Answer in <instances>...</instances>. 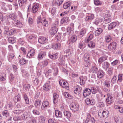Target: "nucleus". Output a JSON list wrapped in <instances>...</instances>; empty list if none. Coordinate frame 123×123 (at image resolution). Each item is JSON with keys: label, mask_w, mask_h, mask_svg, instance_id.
<instances>
[{"label": "nucleus", "mask_w": 123, "mask_h": 123, "mask_svg": "<svg viewBox=\"0 0 123 123\" xmlns=\"http://www.w3.org/2000/svg\"><path fill=\"white\" fill-rule=\"evenodd\" d=\"M94 18V15L92 14H90L89 15L86 17L85 18V20L88 21L89 20H92Z\"/></svg>", "instance_id": "30"}, {"label": "nucleus", "mask_w": 123, "mask_h": 123, "mask_svg": "<svg viewBox=\"0 0 123 123\" xmlns=\"http://www.w3.org/2000/svg\"><path fill=\"white\" fill-rule=\"evenodd\" d=\"M42 25L43 26H47L48 25V22L47 21H46L45 19H44L43 21H42Z\"/></svg>", "instance_id": "61"}, {"label": "nucleus", "mask_w": 123, "mask_h": 123, "mask_svg": "<svg viewBox=\"0 0 123 123\" xmlns=\"http://www.w3.org/2000/svg\"><path fill=\"white\" fill-rule=\"evenodd\" d=\"M92 72L93 73H96L98 69L95 66H93L92 68Z\"/></svg>", "instance_id": "56"}, {"label": "nucleus", "mask_w": 123, "mask_h": 123, "mask_svg": "<svg viewBox=\"0 0 123 123\" xmlns=\"http://www.w3.org/2000/svg\"><path fill=\"white\" fill-rule=\"evenodd\" d=\"M116 43L114 41L111 42L108 45V49L110 51L113 52L114 51L116 48Z\"/></svg>", "instance_id": "3"}, {"label": "nucleus", "mask_w": 123, "mask_h": 123, "mask_svg": "<svg viewBox=\"0 0 123 123\" xmlns=\"http://www.w3.org/2000/svg\"><path fill=\"white\" fill-rule=\"evenodd\" d=\"M86 57H85V62H86L85 66L86 67H89V60L90 58L89 55L88 54H86Z\"/></svg>", "instance_id": "14"}, {"label": "nucleus", "mask_w": 123, "mask_h": 123, "mask_svg": "<svg viewBox=\"0 0 123 123\" xmlns=\"http://www.w3.org/2000/svg\"><path fill=\"white\" fill-rule=\"evenodd\" d=\"M39 42L42 44H46L48 43V41L47 38L45 37H41L38 39Z\"/></svg>", "instance_id": "4"}, {"label": "nucleus", "mask_w": 123, "mask_h": 123, "mask_svg": "<svg viewBox=\"0 0 123 123\" xmlns=\"http://www.w3.org/2000/svg\"><path fill=\"white\" fill-rule=\"evenodd\" d=\"M91 117L89 113H88L86 120L85 121V123H87L89 121Z\"/></svg>", "instance_id": "59"}, {"label": "nucleus", "mask_w": 123, "mask_h": 123, "mask_svg": "<svg viewBox=\"0 0 123 123\" xmlns=\"http://www.w3.org/2000/svg\"><path fill=\"white\" fill-rule=\"evenodd\" d=\"M80 83L81 85H83L85 83L84 78L83 77H81L80 78Z\"/></svg>", "instance_id": "51"}, {"label": "nucleus", "mask_w": 123, "mask_h": 123, "mask_svg": "<svg viewBox=\"0 0 123 123\" xmlns=\"http://www.w3.org/2000/svg\"><path fill=\"white\" fill-rule=\"evenodd\" d=\"M104 76V73L103 70H99L98 72L97 77L99 78H101Z\"/></svg>", "instance_id": "13"}, {"label": "nucleus", "mask_w": 123, "mask_h": 123, "mask_svg": "<svg viewBox=\"0 0 123 123\" xmlns=\"http://www.w3.org/2000/svg\"><path fill=\"white\" fill-rule=\"evenodd\" d=\"M63 2V1L61 0H55V4L58 6H60L62 4Z\"/></svg>", "instance_id": "60"}, {"label": "nucleus", "mask_w": 123, "mask_h": 123, "mask_svg": "<svg viewBox=\"0 0 123 123\" xmlns=\"http://www.w3.org/2000/svg\"><path fill=\"white\" fill-rule=\"evenodd\" d=\"M45 55V53L43 52H41L39 54L38 57L39 59H41Z\"/></svg>", "instance_id": "33"}, {"label": "nucleus", "mask_w": 123, "mask_h": 123, "mask_svg": "<svg viewBox=\"0 0 123 123\" xmlns=\"http://www.w3.org/2000/svg\"><path fill=\"white\" fill-rule=\"evenodd\" d=\"M21 100V97L19 95H18L16 96L14 98L13 100L14 101L17 103L18 102L20 101Z\"/></svg>", "instance_id": "35"}, {"label": "nucleus", "mask_w": 123, "mask_h": 123, "mask_svg": "<svg viewBox=\"0 0 123 123\" xmlns=\"http://www.w3.org/2000/svg\"><path fill=\"white\" fill-rule=\"evenodd\" d=\"M117 79V78L116 76H114L112 79L111 80V83L113 84L115 83L116 82Z\"/></svg>", "instance_id": "57"}, {"label": "nucleus", "mask_w": 123, "mask_h": 123, "mask_svg": "<svg viewBox=\"0 0 123 123\" xmlns=\"http://www.w3.org/2000/svg\"><path fill=\"white\" fill-rule=\"evenodd\" d=\"M23 112L22 110H15L13 111V112L15 114L18 115L20 114Z\"/></svg>", "instance_id": "41"}, {"label": "nucleus", "mask_w": 123, "mask_h": 123, "mask_svg": "<svg viewBox=\"0 0 123 123\" xmlns=\"http://www.w3.org/2000/svg\"><path fill=\"white\" fill-rule=\"evenodd\" d=\"M9 35H13L15 32V29H12L10 30L9 31Z\"/></svg>", "instance_id": "53"}, {"label": "nucleus", "mask_w": 123, "mask_h": 123, "mask_svg": "<svg viewBox=\"0 0 123 123\" xmlns=\"http://www.w3.org/2000/svg\"><path fill=\"white\" fill-rule=\"evenodd\" d=\"M108 111L100 110L99 111L98 115L100 118H105L108 116Z\"/></svg>", "instance_id": "1"}, {"label": "nucleus", "mask_w": 123, "mask_h": 123, "mask_svg": "<svg viewBox=\"0 0 123 123\" xmlns=\"http://www.w3.org/2000/svg\"><path fill=\"white\" fill-rule=\"evenodd\" d=\"M14 55L13 54H10L8 57V59L9 61H11L14 58Z\"/></svg>", "instance_id": "47"}, {"label": "nucleus", "mask_w": 123, "mask_h": 123, "mask_svg": "<svg viewBox=\"0 0 123 123\" xmlns=\"http://www.w3.org/2000/svg\"><path fill=\"white\" fill-rule=\"evenodd\" d=\"M30 117V114L29 113L25 112L22 115V118L23 120H25Z\"/></svg>", "instance_id": "15"}, {"label": "nucleus", "mask_w": 123, "mask_h": 123, "mask_svg": "<svg viewBox=\"0 0 123 123\" xmlns=\"http://www.w3.org/2000/svg\"><path fill=\"white\" fill-rule=\"evenodd\" d=\"M66 31L67 34L70 36L73 35L74 32V29L70 27H67L66 29Z\"/></svg>", "instance_id": "5"}, {"label": "nucleus", "mask_w": 123, "mask_h": 123, "mask_svg": "<svg viewBox=\"0 0 123 123\" xmlns=\"http://www.w3.org/2000/svg\"><path fill=\"white\" fill-rule=\"evenodd\" d=\"M27 60H25L24 59H21L20 60V63L21 64L23 65L27 63Z\"/></svg>", "instance_id": "48"}, {"label": "nucleus", "mask_w": 123, "mask_h": 123, "mask_svg": "<svg viewBox=\"0 0 123 123\" xmlns=\"http://www.w3.org/2000/svg\"><path fill=\"white\" fill-rule=\"evenodd\" d=\"M106 60V59L105 57H102L99 58L98 62L99 63L101 64L103 61L105 60Z\"/></svg>", "instance_id": "54"}, {"label": "nucleus", "mask_w": 123, "mask_h": 123, "mask_svg": "<svg viewBox=\"0 0 123 123\" xmlns=\"http://www.w3.org/2000/svg\"><path fill=\"white\" fill-rule=\"evenodd\" d=\"M118 62V60H116L111 63V64L112 66H114L117 64Z\"/></svg>", "instance_id": "64"}, {"label": "nucleus", "mask_w": 123, "mask_h": 123, "mask_svg": "<svg viewBox=\"0 0 123 123\" xmlns=\"http://www.w3.org/2000/svg\"><path fill=\"white\" fill-rule=\"evenodd\" d=\"M74 89V93L77 94H79L80 93L81 90V88L79 87L78 86L75 87Z\"/></svg>", "instance_id": "12"}, {"label": "nucleus", "mask_w": 123, "mask_h": 123, "mask_svg": "<svg viewBox=\"0 0 123 123\" xmlns=\"http://www.w3.org/2000/svg\"><path fill=\"white\" fill-rule=\"evenodd\" d=\"M56 8L55 7L53 8L51 10V14L52 15H53L56 12Z\"/></svg>", "instance_id": "62"}, {"label": "nucleus", "mask_w": 123, "mask_h": 123, "mask_svg": "<svg viewBox=\"0 0 123 123\" xmlns=\"http://www.w3.org/2000/svg\"><path fill=\"white\" fill-rule=\"evenodd\" d=\"M93 35L92 34H90L89 35L88 37V38L85 41V43H86L88 42L89 41H90L93 38Z\"/></svg>", "instance_id": "43"}, {"label": "nucleus", "mask_w": 123, "mask_h": 123, "mask_svg": "<svg viewBox=\"0 0 123 123\" xmlns=\"http://www.w3.org/2000/svg\"><path fill=\"white\" fill-rule=\"evenodd\" d=\"M24 99L27 104H28L29 103V99L27 95L25 94L24 96Z\"/></svg>", "instance_id": "49"}, {"label": "nucleus", "mask_w": 123, "mask_h": 123, "mask_svg": "<svg viewBox=\"0 0 123 123\" xmlns=\"http://www.w3.org/2000/svg\"><path fill=\"white\" fill-rule=\"evenodd\" d=\"M70 5V3L69 2H67L65 3L63 5V8L64 9H67Z\"/></svg>", "instance_id": "44"}, {"label": "nucleus", "mask_w": 123, "mask_h": 123, "mask_svg": "<svg viewBox=\"0 0 123 123\" xmlns=\"http://www.w3.org/2000/svg\"><path fill=\"white\" fill-rule=\"evenodd\" d=\"M91 92V91L90 89L88 88H86L85 89V93H86V95L85 94V97L90 95Z\"/></svg>", "instance_id": "38"}, {"label": "nucleus", "mask_w": 123, "mask_h": 123, "mask_svg": "<svg viewBox=\"0 0 123 123\" xmlns=\"http://www.w3.org/2000/svg\"><path fill=\"white\" fill-rule=\"evenodd\" d=\"M55 113L56 116L57 117H61L62 116V113L58 110H56Z\"/></svg>", "instance_id": "27"}, {"label": "nucleus", "mask_w": 123, "mask_h": 123, "mask_svg": "<svg viewBox=\"0 0 123 123\" xmlns=\"http://www.w3.org/2000/svg\"><path fill=\"white\" fill-rule=\"evenodd\" d=\"M113 69V68L112 67H110L108 68V69L107 71V73L109 75H111L112 74Z\"/></svg>", "instance_id": "39"}, {"label": "nucleus", "mask_w": 123, "mask_h": 123, "mask_svg": "<svg viewBox=\"0 0 123 123\" xmlns=\"http://www.w3.org/2000/svg\"><path fill=\"white\" fill-rule=\"evenodd\" d=\"M59 83L61 86L63 88H66L68 86V84L67 82H65L62 80H61L59 82Z\"/></svg>", "instance_id": "6"}, {"label": "nucleus", "mask_w": 123, "mask_h": 123, "mask_svg": "<svg viewBox=\"0 0 123 123\" xmlns=\"http://www.w3.org/2000/svg\"><path fill=\"white\" fill-rule=\"evenodd\" d=\"M49 105V102L47 101H44L43 102L41 106V108L42 110H45Z\"/></svg>", "instance_id": "8"}, {"label": "nucleus", "mask_w": 123, "mask_h": 123, "mask_svg": "<svg viewBox=\"0 0 123 123\" xmlns=\"http://www.w3.org/2000/svg\"><path fill=\"white\" fill-rule=\"evenodd\" d=\"M51 86L49 84L46 83L44 85L43 87V89L44 90L48 91L49 90Z\"/></svg>", "instance_id": "18"}, {"label": "nucleus", "mask_w": 123, "mask_h": 123, "mask_svg": "<svg viewBox=\"0 0 123 123\" xmlns=\"http://www.w3.org/2000/svg\"><path fill=\"white\" fill-rule=\"evenodd\" d=\"M39 83V80L38 79H35L34 80V83L35 85L37 86L38 85Z\"/></svg>", "instance_id": "63"}, {"label": "nucleus", "mask_w": 123, "mask_h": 123, "mask_svg": "<svg viewBox=\"0 0 123 123\" xmlns=\"http://www.w3.org/2000/svg\"><path fill=\"white\" fill-rule=\"evenodd\" d=\"M91 90L92 91V93L93 94L96 93L98 91V89L94 87L92 88Z\"/></svg>", "instance_id": "50"}, {"label": "nucleus", "mask_w": 123, "mask_h": 123, "mask_svg": "<svg viewBox=\"0 0 123 123\" xmlns=\"http://www.w3.org/2000/svg\"><path fill=\"white\" fill-rule=\"evenodd\" d=\"M39 8V4H34L32 8V11L33 13H36L38 10Z\"/></svg>", "instance_id": "7"}, {"label": "nucleus", "mask_w": 123, "mask_h": 123, "mask_svg": "<svg viewBox=\"0 0 123 123\" xmlns=\"http://www.w3.org/2000/svg\"><path fill=\"white\" fill-rule=\"evenodd\" d=\"M61 46V44L59 43H57L52 45V48L55 50L60 49Z\"/></svg>", "instance_id": "11"}, {"label": "nucleus", "mask_w": 123, "mask_h": 123, "mask_svg": "<svg viewBox=\"0 0 123 123\" xmlns=\"http://www.w3.org/2000/svg\"><path fill=\"white\" fill-rule=\"evenodd\" d=\"M57 31L58 28L52 27L50 30V32L51 35H54L57 32Z\"/></svg>", "instance_id": "19"}, {"label": "nucleus", "mask_w": 123, "mask_h": 123, "mask_svg": "<svg viewBox=\"0 0 123 123\" xmlns=\"http://www.w3.org/2000/svg\"><path fill=\"white\" fill-rule=\"evenodd\" d=\"M15 25L17 27L21 28L22 26V24L20 21L17 20L15 21Z\"/></svg>", "instance_id": "26"}, {"label": "nucleus", "mask_w": 123, "mask_h": 123, "mask_svg": "<svg viewBox=\"0 0 123 123\" xmlns=\"http://www.w3.org/2000/svg\"><path fill=\"white\" fill-rule=\"evenodd\" d=\"M16 38L14 37H9L8 38V41L10 43L13 44L16 42Z\"/></svg>", "instance_id": "21"}, {"label": "nucleus", "mask_w": 123, "mask_h": 123, "mask_svg": "<svg viewBox=\"0 0 123 123\" xmlns=\"http://www.w3.org/2000/svg\"><path fill=\"white\" fill-rule=\"evenodd\" d=\"M95 44L94 42L91 41L88 43V46L91 48H92L95 47Z\"/></svg>", "instance_id": "34"}, {"label": "nucleus", "mask_w": 123, "mask_h": 123, "mask_svg": "<svg viewBox=\"0 0 123 123\" xmlns=\"http://www.w3.org/2000/svg\"><path fill=\"white\" fill-rule=\"evenodd\" d=\"M41 101L39 99L36 100L35 101V107L38 108L40 107L41 106Z\"/></svg>", "instance_id": "17"}, {"label": "nucleus", "mask_w": 123, "mask_h": 123, "mask_svg": "<svg viewBox=\"0 0 123 123\" xmlns=\"http://www.w3.org/2000/svg\"><path fill=\"white\" fill-rule=\"evenodd\" d=\"M59 96L56 93L53 94V102L54 104H55L58 101V98Z\"/></svg>", "instance_id": "24"}, {"label": "nucleus", "mask_w": 123, "mask_h": 123, "mask_svg": "<svg viewBox=\"0 0 123 123\" xmlns=\"http://www.w3.org/2000/svg\"><path fill=\"white\" fill-rule=\"evenodd\" d=\"M2 114L4 117H8L9 115V113L8 111L6 110L3 111L2 112Z\"/></svg>", "instance_id": "37"}, {"label": "nucleus", "mask_w": 123, "mask_h": 123, "mask_svg": "<svg viewBox=\"0 0 123 123\" xmlns=\"http://www.w3.org/2000/svg\"><path fill=\"white\" fill-rule=\"evenodd\" d=\"M117 25V23L115 22H113L111 23L109 25L108 29L109 30H111L114 28Z\"/></svg>", "instance_id": "22"}, {"label": "nucleus", "mask_w": 123, "mask_h": 123, "mask_svg": "<svg viewBox=\"0 0 123 123\" xmlns=\"http://www.w3.org/2000/svg\"><path fill=\"white\" fill-rule=\"evenodd\" d=\"M102 21V20L101 19L97 18L95 21V23L96 25H97L101 22Z\"/></svg>", "instance_id": "55"}, {"label": "nucleus", "mask_w": 123, "mask_h": 123, "mask_svg": "<svg viewBox=\"0 0 123 123\" xmlns=\"http://www.w3.org/2000/svg\"><path fill=\"white\" fill-rule=\"evenodd\" d=\"M112 97H108L106 100V102L107 103L111 104L112 102Z\"/></svg>", "instance_id": "32"}, {"label": "nucleus", "mask_w": 123, "mask_h": 123, "mask_svg": "<svg viewBox=\"0 0 123 123\" xmlns=\"http://www.w3.org/2000/svg\"><path fill=\"white\" fill-rule=\"evenodd\" d=\"M84 29H83L80 32L79 35V37H81L84 35L85 32L84 31Z\"/></svg>", "instance_id": "58"}, {"label": "nucleus", "mask_w": 123, "mask_h": 123, "mask_svg": "<svg viewBox=\"0 0 123 123\" xmlns=\"http://www.w3.org/2000/svg\"><path fill=\"white\" fill-rule=\"evenodd\" d=\"M110 65L109 63L107 62H104L102 64V67L105 69L106 70Z\"/></svg>", "instance_id": "23"}, {"label": "nucleus", "mask_w": 123, "mask_h": 123, "mask_svg": "<svg viewBox=\"0 0 123 123\" xmlns=\"http://www.w3.org/2000/svg\"><path fill=\"white\" fill-rule=\"evenodd\" d=\"M111 20V19L109 17L105 18L104 22L105 24H107L110 22Z\"/></svg>", "instance_id": "45"}, {"label": "nucleus", "mask_w": 123, "mask_h": 123, "mask_svg": "<svg viewBox=\"0 0 123 123\" xmlns=\"http://www.w3.org/2000/svg\"><path fill=\"white\" fill-rule=\"evenodd\" d=\"M64 115L67 118H69L71 116L70 112L69 111H64Z\"/></svg>", "instance_id": "28"}, {"label": "nucleus", "mask_w": 123, "mask_h": 123, "mask_svg": "<svg viewBox=\"0 0 123 123\" xmlns=\"http://www.w3.org/2000/svg\"><path fill=\"white\" fill-rule=\"evenodd\" d=\"M68 21V18L67 17H64L61 20V23L62 24L65 22H66Z\"/></svg>", "instance_id": "46"}, {"label": "nucleus", "mask_w": 123, "mask_h": 123, "mask_svg": "<svg viewBox=\"0 0 123 123\" xmlns=\"http://www.w3.org/2000/svg\"><path fill=\"white\" fill-rule=\"evenodd\" d=\"M39 123H44L45 118L43 116H41L39 117Z\"/></svg>", "instance_id": "31"}, {"label": "nucleus", "mask_w": 123, "mask_h": 123, "mask_svg": "<svg viewBox=\"0 0 123 123\" xmlns=\"http://www.w3.org/2000/svg\"><path fill=\"white\" fill-rule=\"evenodd\" d=\"M103 31V30L102 29L99 28L95 31V34L96 36H98L101 34Z\"/></svg>", "instance_id": "20"}, {"label": "nucleus", "mask_w": 123, "mask_h": 123, "mask_svg": "<svg viewBox=\"0 0 123 123\" xmlns=\"http://www.w3.org/2000/svg\"><path fill=\"white\" fill-rule=\"evenodd\" d=\"M111 36L109 34H108L105 37V41L107 43H109L112 40Z\"/></svg>", "instance_id": "10"}, {"label": "nucleus", "mask_w": 123, "mask_h": 123, "mask_svg": "<svg viewBox=\"0 0 123 123\" xmlns=\"http://www.w3.org/2000/svg\"><path fill=\"white\" fill-rule=\"evenodd\" d=\"M64 96L66 98H72L73 97L71 96L68 93L65 92L64 93Z\"/></svg>", "instance_id": "42"}, {"label": "nucleus", "mask_w": 123, "mask_h": 123, "mask_svg": "<svg viewBox=\"0 0 123 123\" xmlns=\"http://www.w3.org/2000/svg\"><path fill=\"white\" fill-rule=\"evenodd\" d=\"M70 106L71 109L73 111H76L78 110V105L75 102H72L70 105Z\"/></svg>", "instance_id": "2"}, {"label": "nucleus", "mask_w": 123, "mask_h": 123, "mask_svg": "<svg viewBox=\"0 0 123 123\" xmlns=\"http://www.w3.org/2000/svg\"><path fill=\"white\" fill-rule=\"evenodd\" d=\"M110 81H109L105 80V81L104 83V85L105 86L109 88L110 86Z\"/></svg>", "instance_id": "36"}, {"label": "nucleus", "mask_w": 123, "mask_h": 123, "mask_svg": "<svg viewBox=\"0 0 123 123\" xmlns=\"http://www.w3.org/2000/svg\"><path fill=\"white\" fill-rule=\"evenodd\" d=\"M6 78V74L2 73L0 74V80L1 81H4Z\"/></svg>", "instance_id": "25"}, {"label": "nucleus", "mask_w": 123, "mask_h": 123, "mask_svg": "<svg viewBox=\"0 0 123 123\" xmlns=\"http://www.w3.org/2000/svg\"><path fill=\"white\" fill-rule=\"evenodd\" d=\"M95 100L93 99L90 100L89 98H87L85 100V103L87 105H93L95 103Z\"/></svg>", "instance_id": "9"}, {"label": "nucleus", "mask_w": 123, "mask_h": 123, "mask_svg": "<svg viewBox=\"0 0 123 123\" xmlns=\"http://www.w3.org/2000/svg\"><path fill=\"white\" fill-rule=\"evenodd\" d=\"M9 17L12 19L14 20L16 18V16L14 14H11L9 15Z\"/></svg>", "instance_id": "52"}, {"label": "nucleus", "mask_w": 123, "mask_h": 123, "mask_svg": "<svg viewBox=\"0 0 123 123\" xmlns=\"http://www.w3.org/2000/svg\"><path fill=\"white\" fill-rule=\"evenodd\" d=\"M77 39V37L75 35H73L69 40L70 42L74 43L75 42Z\"/></svg>", "instance_id": "16"}, {"label": "nucleus", "mask_w": 123, "mask_h": 123, "mask_svg": "<svg viewBox=\"0 0 123 123\" xmlns=\"http://www.w3.org/2000/svg\"><path fill=\"white\" fill-rule=\"evenodd\" d=\"M34 50L33 49H31L28 53L27 54V55L28 56H29V57H31L32 56H34Z\"/></svg>", "instance_id": "29"}, {"label": "nucleus", "mask_w": 123, "mask_h": 123, "mask_svg": "<svg viewBox=\"0 0 123 123\" xmlns=\"http://www.w3.org/2000/svg\"><path fill=\"white\" fill-rule=\"evenodd\" d=\"M49 56L51 59H55L58 58L56 54L52 55L51 54H49Z\"/></svg>", "instance_id": "40"}]
</instances>
